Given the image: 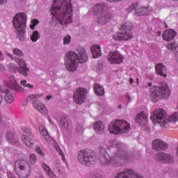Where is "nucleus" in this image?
<instances>
[{
  "label": "nucleus",
  "instance_id": "obj_1",
  "mask_svg": "<svg viewBox=\"0 0 178 178\" xmlns=\"http://www.w3.org/2000/svg\"><path fill=\"white\" fill-rule=\"evenodd\" d=\"M54 20H58L61 26L73 23V6L70 0H54L50 8Z\"/></svg>",
  "mask_w": 178,
  "mask_h": 178
},
{
  "label": "nucleus",
  "instance_id": "obj_2",
  "mask_svg": "<svg viewBox=\"0 0 178 178\" xmlns=\"http://www.w3.org/2000/svg\"><path fill=\"white\" fill-rule=\"evenodd\" d=\"M110 146L118 150L116 154L112 157L109 156L106 149L102 146L99 147V161L102 165H109L111 163L113 164L119 163L122 165L132 161L126 152L122 149L123 145L122 143H118L116 141H113Z\"/></svg>",
  "mask_w": 178,
  "mask_h": 178
},
{
  "label": "nucleus",
  "instance_id": "obj_3",
  "mask_svg": "<svg viewBox=\"0 0 178 178\" xmlns=\"http://www.w3.org/2000/svg\"><path fill=\"white\" fill-rule=\"evenodd\" d=\"M88 60V54L86 49L83 47H79L76 51H70L66 54L65 58V68L68 72H76L79 63H85Z\"/></svg>",
  "mask_w": 178,
  "mask_h": 178
},
{
  "label": "nucleus",
  "instance_id": "obj_4",
  "mask_svg": "<svg viewBox=\"0 0 178 178\" xmlns=\"http://www.w3.org/2000/svg\"><path fill=\"white\" fill-rule=\"evenodd\" d=\"M26 23H27V15L23 13L17 14L13 20V26L16 30V37L20 41L26 40V27H27Z\"/></svg>",
  "mask_w": 178,
  "mask_h": 178
},
{
  "label": "nucleus",
  "instance_id": "obj_5",
  "mask_svg": "<svg viewBox=\"0 0 178 178\" xmlns=\"http://www.w3.org/2000/svg\"><path fill=\"white\" fill-rule=\"evenodd\" d=\"M94 15H98L97 23L100 25H104L113 17L108 11V8L104 3L97 4L93 8Z\"/></svg>",
  "mask_w": 178,
  "mask_h": 178
},
{
  "label": "nucleus",
  "instance_id": "obj_6",
  "mask_svg": "<svg viewBox=\"0 0 178 178\" xmlns=\"http://www.w3.org/2000/svg\"><path fill=\"white\" fill-rule=\"evenodd\" d=\"M133 29V24L127 22L120 27L121 32H117L113 34V38L115 41H127L134 38V34L131 31Z\"/></svg>",
  "mask_w": 178,
  "mask_h": 178
},
{
  "label": "nucleus",
  "instance_id": "obj_7",
  "mask_svg": "<svg viewBox=\"0 0 178 178\" xmlns=\"http://www.w3.org/2000/svg\"><path fill=\"white\" fill-rule=\"evenodd\" d=\"M151 120L154 123H159L160 127L163 128H168L170 127V121L168 120V115L163 109H155L151 115Z\"/></svg>",
  "mask_w": 178,
  "mask_h": 178
},
{
  "label": "nucleus",
  "instance_id": "obj_8",
  "mask_svg": "<svg viewBox=\"0 0 178 178\" xmlns=\"http://www.w3.org/2000/svg\"><path fill=\"white\" fill-rule=\"evenodd\" d=\"M130 129V124L122 120L113 121L108 127L111 134H123L124 133H128Z\"/></svg>",
  "mask_w": 178,
  "mask_h": 178
},
{
  "label": "nucleus",
  "instance_id": "obj_9",
  "mask_svg": "<svg viewBox=\"0 0 178 178\" xmlns=\"http://www.w3.org/2000/svg\"><path fill=\"white\" fill-rule=\"evenodd\" d=\"M14 170L19 178H28L31 175V168L29 161L17 160L14 164Z\"/></svg>",
  "mask_w": 178,
  "mask_h": 178
},
{
  "label": "nucleus",
  "instance_id": "obj_10",
  "mask_svg": "<svg viewBox=\"0 0 178 178\" xmlns=\"http://www.w3.org/2000/svg\"><path fill=\"white\" fill-rule=\"evenodd\" d=\"M170 96V90L166 83H161L152 93L151 99L154 102H156L162 98L168 99Z\"/></svg>",
  "mask_w": 178,
  "mask_h": 178
},
{
  "label": "nucleus",
  "instance_id": "obj_11",
  "mask_svg": "<svg viewBox=\"0 0 178 178\" xmlns=\"http://www.w3.org/2000/svg\"><path fill=\"white\" fill-rule=\"evenodd\" d=\"M87 94H88L87 89L79 88L73 94V99L74 102H76L78 105L84 104V102H86V99H87Z\"/></svg>",
  "mask_w": 178,
  "mask_h": 178
},
{
  "label": "nucleus",
  "instance_id": "obj_12",
  "mask_svg": "<svg viewBox=\"0 0 178 178\" xmlns=\"http://www.w3.org/2000/svg\"><path fill=\"white\" fill-rule=\"evenodd\" d=\"M124 57L118 51H111L108 56V60L111 65H119L123 62Z\"/></svg>",
  "mask_w": 178,
  "mask_h": 178
},
{
  "label": "nucleus",
  "instance_id": "obj_13",
  "mask_svg": "<svg viewBox=\"0 0 178 178\" xmlns=\"http://www.w3.org/2000/svg\"><path fill=\"white\" fill-rule=\"evenodd\" d=\"M115 178H144L138 172L132 169H124L123 172L118 174Z\"/></svg>",
  "mask_w": 178,
  "mask_h": 178
},
{
  "label": "nucleus",
  "instance_id": "obj_14",
  "mask_svg": "<svg viewBox=\"0 0 178 178\" xmlns=\"http://www.w3.org/2000/svg\"><path fill=\"white\" fill-rule=\"evenodd\" d=\"M78 159L80 163L85 166L90 165V150L88 149H82L78 153Z\"/></svg>",
  "mask_w": 178,
  "mask_h": 178
},
{
  "label": "nucleus",
  "instance_id": "obj_15",
  "mask_svg": "<svg viewBox=\"0 0 178 178\" xmlns=\"http://www.w3.org/2000/svg\"><path fill=\"white\" fill-rule=\"evenodd\" d=\"M156 161L163 163H173L174 158L172 155L165 153V152H159L155 157Z\"/></svg>",
  "mask_w": 178,
  "mask_h": 178
},
{
  "label": "nucleus",
  "instance_id": "obj_16",
  "mask_svg": "<svg viewBox=\"0 0 178 178\" xmlns=\"http://www.w3.org/2000/svg\"><path fill=\"white\" fill-rule=\"evenodd\" d=\"M15 62L19 65V67L18 68V72L22 76L27 77L29 76V73H30V70L27 67V65L26 64V61L20 58H15Z\"/></svg>",
  "mask_w": 178,
  "mask_h": 178
},
{
  "label": "nucleus",
  "instance_id": "obj_17",
  "mask_svg": "<svg viewBox=\"0 0 178 178\" xmlns=\"http://www.w3.org/2000/svg\"><path fill=\"white\" fill-rule=\"evenodd\" d=\"M168 147V144L161 139H156L153 141L152 148L156 152L165 151Z\"/></svg>",
  "mask_w": 178,
  "mask_h": 178
},
{
  "label": "nucleus",
  "instance_id": "obj_18",
  "mask_svg": "<svg viewBox=\"0 0 178 178\" xmlns=\"http://www.w3.org/2000/svg\"><path fill=\"white\" fill-rule=\"evenodd\" d=\"M177 35V33L174 29H167L163 32V40L166 42L172 41Z\"/></svg>",
  "mask_w": 178,
  "mask_h": 178
},
{
  "label": "nucleus",
  "instance_id": "obj_19",
  "mask_svg": "<svg viewBox=\"0 0 178 178\" xmlns=\"http://www.w3.org/2000/svg\"><path fill=\"white\" fill-rule=\"evenodd\" d=\"M33 105L37 111L40 112L42 115H47L48 113V111L47 110V108L45 107V105H44L41 102L38 100H35L33 102Z\"/></svg>",
  "mask_w": 178,
  "mask_h": 178
},
{
  "label": "nucleus",
  "instance_id": "obj_20",
  "mask_svg": "<svg viewBox=\"0 0 178 178\" xmlns=\"http://www.w3.org/2000/svg\"><path fill=\"white\" fill-rule=\"evenodd\" d=\"M6 140L13 145H19V140L16 138V134L15 132H7L6 134Z\"/></svg>",
  "mask_w": 178,
  "mask_h": 178
},
{
  "label": "nucleus",
  "instance_id": "obj_21",
  "mask_svg": "<svg viewBox=\"0 0 178 178\" xmlns=\"http://www.w3.org/2000/svg\"><path fill=\"white\" fill-rule=\"evenodd\" d=\"M9 79L10 83H12L13 84V90L17 91V92H23V91H24V89L22 86H20V85L18 84L17 81H16V78L15 77V76H10Z\"/></svg>",
  "mask_w": 178,
  "mask_h": 178
},
{
  "label": "nucleus",
  "instance_id": "obj_22",
  "mask_svg": "<svg viewBox=\"0 0 178 178\" xmlns=\"http://www.w3.org/2000/svg\"><path fill=\"white\" fill-rule=\"evenodd\" d=\"M156 74L157 75H160L161 76H163L164 78L167 77V69L166 67H165V65H163V64H156Z\"/></svg>",
  "mask_w": 178,
  "mask_h": 178
},
{
  "label": "nucleus",
  "instance_id": "obj_23",
  "mask_svg": "<svg viewBox=\"0 0 178 178\" xmlns=\"http://www.w3.org/2000/svg\"><path fill=\"white\" fill-rule=\"evenodd\" d=\"M147 114L145 113L144 112H140L137 115L136 121L138 124L144 125L147 122Z\"/></svg>",
  "mask_w": 178,
  "mask_h": 178
},
{
  "label": "nucleus",
  "instance_id": "obj_24",
  "mask_svg": "<svg viewBox=\"0 0 178 178\" xmlns=\"http://www.w3.org/2000/svg\"><path fill=\"white\" fill-rule=\"evenodd\" d=\"M167 49L174 51L175 58H178V44L176 42H171L167 44Z\"/></svg>",
  "mask_w": 178,
  "mask_h": 178
},
{
  "label": "nucleus",
  "instance_id": "obj_25",
  "mask_svg": "<svg viewBox=\"0 0 178 178\" xmlns=\"http://www.w3.org/2000/svg\"><path fill=\"white\" fill-rule=\"evenodd\" d=\"M90 50L93 56V58H97L102 55L100 46L99 44H95L92 45Z\"/></svg>",
  "mask_w": 178,
  "mask_h": 178
},
{
  "label": "nucleus",
  "instance_id": "obj_26",
  "mask_svg": "<svg viewBox=\"0 0 178 178\" xmlns=\"http://www.w3.org/2000/svg\"><path fill=\"white\" fill-rule=\"evenodd\" d=\"M21 138L23 143L29 148H31V147H33V145H34L35 143L33 138L29 137L27 135H22Z\"/></svg>",
  "mask_w": 178,
  "mask_h": 178
},
{
  "label": "nucleus",
  "instance_id": "obj_27",
  "mask_svg": "<svg viewBox=\"0 0 178 178\" xmlns=\"http://www.w3.org/2000/svg\"><path fill=\"white\" fill-rule=\"evenodd\" d=\"M10 90H13L12 86L9 84L8 81H4V86H0V93L1 94H9L10 92Z\"/></svg>",
  "mask_w": 178,
  "mask_h": 178
},
{
  "label": "nucleus",
  "instance_id": "obj_28",
  "mask_svg": "<svg viewBox=\"0 0 178 178\" xmlns=\"http://www.w3.org/2000/svg\"><path fill=\"white\" fill-rule=\"evenodd\" d=\"M149 13H150V10L148 7L147 8H140L136 10L135 15L138 16V17L145 16V15H148Z\"/></svg>",
  "mask_w": 178,
  "mask_h": 178
},
{
  "label": "nucleus",
  "instance_id": "obj_29",
  "mask_svg": "<svg viewBox=\"0 0 178 178\" xmlns=\"http://www.w3.org/2000/svg\"><path fill=\"white\" fill-rule=\"evenodd\" d=\"M60 125L62 126L64 129H70L72 127V123L67 120L65 116L61 117L60 121Z\"/></svg>",
  "mask_w": 178,
  "mask_h": 178
},
{
  "label": "nucleus",
  "instance_id": "obj_30",
  "mask_svg": "<svg viewBox=\"0 0 178 178\" xmlns=\"http://www.w3.org/2000/svg\"><path fill=\"white\" fill-rule=\"evenodd\" d=\"M39 130H40V134H42L43 138H44V140L46 141H47V143L51 142V138L49 136V134H48V131H47V129H45L42 127H39Z\"/></svg>",
  "mask_w": 178,
  "mask_h": 178
},
{
  "label": "nucleus",
  "instance_id": "obj_31",
  "mask_svg": "<svg viewBox=\"0 0 178 178\" xmlns=\"http://www.w3.org/2000/svg\"><path fill=\"white\" fill-rule=\"evenodd\" d=\"M94 91L95 93L97 95V96H103L104 95V88L99 85V84H95L94 86Z\"/></svg>",
  "mask_w": 178,
  "mask_h": 178
},
{
  "label": "nucleus",
  "instance_id": "obj_32",
  "mask_svg": "<svg viewBox=\"0 0 178 178\" xmlns=\"http://www.w3.org/2000/svg\"><path fill=\"white\" fill-rule=\"evenodd\" d=\"M93 128L96 133H99V131H103V130H104L105 126L102 122L98 121L95 123Z\"/></svg>",
  "mask_w": 178,
  "mask_h": 178
},
{
  "label": "nucleus",
  "instance_id": "obj_33",
  "mask_svg": "<svg viewBox=\"0 0 178 178\" xmlns=\"http://www.w3.org/2000/svg\"><path fill=\"white\" fill-rule=\"evenodd\" d=\"M51 145L54 146L55 148L56 151L59 154V155L62 156V159L63 161H65V154H63V152L62 151V149L59 147V145L54 140L51 141Z\"/></svg>",
  "mask_w": 178,
  "mask_h": 178
},
{
  "label": "nucleus",
  "instance_id": "obj_34",
  "mask_svg": "<svg viewBox=\"0 0 178 178\" xmlns=\"http://www.w3.org/2000/svg\"><path fill=\"white\" fill-rule=\"evenodd\" d=\"M42 168H43L44 172H46V173H47L48 176H49V177H51V178L56 177V175L54 173V172L52 171V170H51V168H49V166H48L47 164L42 163Z\"/></svg>",
  "mask_w": 178,
  "mask_h": 178
},
{
  "label": "nucleus",
  "instance_id": "obj_35",
  "mask_svg": "<svg viewBox=\"0 0 178 178\" xmlns=\"http://www.w3.org/2000/svg\"><path fill=\"white\" fill-rule=\"evenodd\" d=\"M30 39L32 42H37L40 40V32L38 31H34L32 35H31Z\"/></svg>",
  "mask_w": 178,
  "mask_h": 178
},
{
  "label": "nucleus",
  "instance_id": "obj_36",
  "mask_svg": "<svg viewBox=\"0 0 178 178\" xmlns=\"http://www.w3.org/2000/svg\"><path fill=\"white\" fill-rule=\"evenodd\" d=\"M168 120L170 121V127L172 125V122H177L178 121V113L175 112L171 115V116H168Z\"/></svg>",
  "mask_w": 178,
  "mask_h": 178
},
{
  "label": "nucleus",
  "instance_id": "obj_37",
  "mask_svg": "<svg viewBox=\"0 0 178 178\" xmlns=\"http://www.w3.org/2000/svg\"><path fill=\"white\" fill-rule=\"evenodd\" d=\"M4 98L7 104H12L15 101L13 95H9V93H7Z\"/></svg>",
  "mask_w": 178,
  "mask_h": 178
},
{
  "label": "nucleus",
  "instance_id": "obj_38",
  "mask_svg": "<svg viewBox=\"0 0 178 178\" xmlns=\"http://www.w3.org/2000/svg\"><path fill=\"white\" fill-rule=\"evenodd\" d=\"M6 127V125H5V123L2 121V113L0 112V133L1 134L5 131Z\"/></svg>",
  "mask_w": 178,
  "mask_h": 178
},
{
  "label": "nucleus",
  "instance_id": "obj_39",
  "mask_svg": "<svg viewBox=\"0 0 178 178\" xmlns=\"http://www.w3.org/2000/svg\"><path fill=\"white\" fill-rule=\"evenodd\" d=\"M41 97H42V94H39V95H31L27 97L26 100L27 101H33V99H35V98H40Z\"/></svg>",
  "mask_w": 178,
  "mask_h": 178
},
{
  "label": "nucleus",
  "instance_id": "obj_40",
  "mask_svg": "<svg viewBox=\"0 0 178 178\" xmlns=\"http://www.w3.org/2000/svg\"><path fill=\"white\" fill-rule=\"evenodd\" d=\"M14 55H17V56H23V51L17 48H15L13 50Z\"/></svg>",
  "mask_w": 178,
  "mask_h": 178
},
{
  "label": "nucleus",
  "instance_id": "obj_41",
  "mask_svg": "<svg viewBox=\"0 0 178 178\" xmlns=\"http://www.w3.org/2000/svg\"><path fill=\"white\" fill-rule=\"evenodd\" d=\"M70 41H72V37H70V35H67L66 36H65L63 39L64 45H67L70 43Z\"/></svg>",
  "mask_w": 178,
  "mask_h": 178
},
{
  "label": "nucleus",
  "instance_id": "obj_42",
  "mask_svg": "<svg viewBox=\"0 0 178 178\" xmlns=\"http://www.w3.org/2000/svg\"><path fill=\"white\" fill-rule=\"evenodd\" d=\"M22 131H24V133H26V134H29V136H31V137H33V136H34L33 134V131H31V130H30V129H29V128H22Z\"/></svg>",
  "mask_w": 178,
  "mask_h": 178
},
{
  "label": "nucleus",
  "instance_id": "obj_43",
  "mask_svg": "<svg viewBox=\"0 0 178 178\" xmlns=\"http://www.w3.org/2000/svg\"><path fill=\"white\" fill-rule=\"evenodd\" d=\"M90 156V161H97V153L95 152L92 151Z\"/></svg>",
  "mask_w": 178,
  "mask_h": 178
},
{
  "label": "nucleus",
  "instance_id": "obj_44",
  "mask_svg": "<svg viewBox=\"0 0 178 178\" xmlns=\"http://www.w3.org/2000/svg\"><path fill=\"white\" fill-rule=\"evenodd\" d=\"M29 159L31 163H35V161H37V156L34 154H31L29 156Z\"/></svg>",
  "mask_w": 178,
  "mask_h": 178
},
{
  "label": "nucleus",
  "instance_id": "obj_45",
  "mask_svg": "<svg viewBox=\"0 0 178 178\" xmlns=\"http://www.w3.org/2000/svg\"><path fill=\"white\" fill-rule=\"evenodd\" d=\"M35 151L40 155V156H44V155H45L40 146H36Z\"/></svg>",
  "mask_w": 178,
  "mask_h": 178
},
{
  "label": "nucleus",
  "instance_id": "obj_46",
  "mask_svg": "<svg viewBox=\"0 0 178 178\" xmlns=\"http://www.w3.org/2000/svg\"><path fill=\"white\" fill-rule=\"evenodd\" d=\"M84 130V128H83V125L78 124H76V131L79 133H81Z\"/></svg>",
  "mask_w": 178,
  "mask_h": 178
},
{
  "label": "nucleus",
  "instance_id": "obj_47",
  "mask_svg": "<svg viewBox=\"0 0 178 178\" xmlns=\"http://www.w3.org/2000/svg\"><path fill=\"white\" fill-rule=\"evenodd\" d=\"M136 8H137V4H134V5H132V6L129 7L127 9V11H128V13H131V12L135 10Z\"/></svg>",
  "mask_w": 178,
  "mask_h": 178
},
{
  "label": "nucleus",
  "instance_id": "obj_48",
  "mask_svg": "<svg viewBox=\"0 0 178 178\" xmlns=\"http://www.w3.org/2000/svg\"><path fill=\"white\" fill-rule=\"evenodd\" d=\"M20 84H21V86H23V87H26L27 84H29V83H27V81L23 80V81H20Z\"/></svg>",
  "mask_w": 178,
  "mask_h": 178
},
{
  "label": "nucleus",
  "instance_id": "obj_49",
  "mask_svg": "<svg viewBox=\"0 0 178 178\" xmlns=\"http://www.w3.org/2000/svg\"><path fill=\"white\" fill-rule=\"evenodd\" d=\"M38 23H40V21H38V19H34L32 20V24H33V26H37Z\"/></svg>",
  "mask_w": 178,
  "mask_h": 178
},
{
  "label": "nucleus",
  "instance_id": "obj_50",
  "mask_svg": "<svg viewBox=\"0 0 178 178\" xmlns=\"http://www.w3.org/2000/svg\"><path fill=\"white\" fill-rule=\"evenodd\" d=\"M5 70H6V69L5 68V65L0 64V72H5Z\"/></svg>",
  "mask_w": 178,
  "mask_h": 178
},
{
  "label": "nucleus",
  "instance_id": "obj_51",
  "mask_svg": "<svg viewBox=\"0 0 178 178\" xmlns=\"http://www.w3.org/2000/svg\"><path fill=\"white\" fill-rule=\"evenodd\" d=\"M91 178H102V176L100 174L97 173V175L92 176Z\"/></svg>",
  "mask_w": 178,
  "mask_h": 178
},
{
  "label": "nucleus",
  "instance_id": "obj_52",
  "mask_svg": "<svg viewBox=\"0 0 178 178\" xmlns=\"http://www.w3.org/2000/svg\"><path fill=\"white\" fill-rule=\"evenodd\" d=\"M26 87H27L28 88H30L31 90H33L34 88V86L30 83H27Z\"/></svg>",
  "mask_w": 178,
  "mask_h": 178
},
{
  "label": "nucleus",
  "instance_id": "obj_53",
  "mask_svg": "<svg viewBox=\"0 0 178 178\" xmlns=\"http://www.w3.org/2000/svg\"><path fill=\"white\" fill-rule=\"evenodd\" d=\"M122 0H106V1L110 2V3H117L119 1H121Z\"/></svg>",
  "mask_w": 178,
  "mask_h": 178
},
{
  "label": "nucleus",
  "instance_id": "obj_54",
  "mask_svg": "<svg viewBox=\"0 0 178 178\" xmlns=\"http://www.w3.org/2000/svg\"><path fill=\"white\" fill-rule=\"evenodd\" d=\"M3 101V97L2 96V95L0 94V105L2 104Z\"/></svg>",
  "mask_w": 178,
  "mask_h": 178
},
{
  "label": "nucleus",
  "instance_id": "obj_55",
  "mask_svg": "<svg viewBox=\"0 0 178 178\" xmlns=\"http://www.w3.org/2000/svg\"><path fill=\"white\" fill-rule=\"evenodd\" d=\"M6 3V0H0V5H4Z\"/></svg>",
  "mask_w": 178,
  "mask_h": 178
},
{
  "label": "nucleus",
  "instance_id": "obj_56",
  "mask_svg": "<svg viewBox=\"0 0 178 178\" xmlns=\"http://www.w3.org/2000/svg\"><path fill=\"white\" fill-rule=\"evenodd\" d=\"M51 98H52V95H48L46 97V99H47V101H49Z\"/></svg>",
  "mask_w": 178,
  "mask_h": 178
},
{
  "label": "nucleus",
  "instance_id": "obj_57",
  "mask_svg": "<svg viewBox=\"0 0 178 178\" xmlns=\"http://www.w3.org/2000/svg\"><path fill=\"white\" fill-rule=\"evenodd\" d=\"M30 28L31 30H34V29H35V26L32 24V25H30Z\"/></svg>",
  "mask_w": 178,
  "mask_h": 178
},
{
  "label": "nucleus",
  "instance_id": "obj_58",
  "mask_svg": "<svg viewBox=\"0 0 178 178\" xmlns=\"http://www.w3.org/2000/svg\"><path fill=\"white\" fill-rule=\"evenodd\" d=\"M48 120H49V123L51 124H54V122H52V120H51V118H48Z\"/></svg>",
  "mask_w": 178,
  "mask_h": 178
},
{
  "label": "nucleus",
  "instance_id": "obj_59",
  "mask_svg": "<svg viewBox=\"0 0 178 178\" xmlns=\"http://www.w3.org/2000/svg\"><path fill=\"white\" fill-rule=\"evenodd\" d=\"M129 83L131 85L134 83V79L132 78H130Z\"/></svg>",
  "mask_w": 178,
  "mask_h": 178
},
{
  "label": "nucleus",
  "instance_id": "obj_60",
  "mask_svg": "<svg viewBox=\"0 0 178 178\" xmlns=\"http://www.w3.org/2000/svg\"><path fill=\"white\" fill-rule=\"evenodd\" d=\"M7 55H8V56H9L10 58H12V54H10L8 53V54H7Z\"/></svg>",
  "mask_w": 178,
  "mask_h": 178
},
{
  "label": "nucleus",
  "instance_id": "obj_61",
  "mask_svg": "<svg viewBox=\"0 0 178 178\" xmlns=\"http://www.w3.org/2000/svg\"><path fill=\"white\" fill-rule=\"evenodd\" d=\"M176 154H177V156L178 157V145H177V148Z\"/></svg>",
  "mask_w": 178,
  "mask_h": 178
},
{
  "label": "nucleus",
  "instance_id": "obj_62",
  "mask_svg": "<svg viewBox=\"0 0 178 178\" xmlns=\"http://www.w3.org/2000/svg\"><path fill=\"white\" fill-rule=\"evenodd\" d=\"M13 69H15V70H16V69H17L16 65H13Z\"/></svg>",
  "mask_w": 178,
  "mask_h": 178
},
{
  "label": "nucleus",
  "instance_id": "obj_63",
  "mask_svg": "<svg viewBox=\"0 0 178 178\" xmlns=\"http://www.w3.org/2000/svg\"><path fill=\"white\" fill-rule=\"evenodd\" d=\"M161 31H159V32H158V35H159V36H160V35H161Z\"/></svg>",
  "mask_w": 178,
  "mask_h": 178
},
{
  "label": "nucleus",
  "instance_id": "obj_64",
  "mask_svg": "<svg viewBox=\"0 0 178 178\" xmlns=\"http://www.w3.org/2000/svg\"><path fill=\"white\" fill-rule=\"evenodd\" d=\"M152 85V83H148V86H149V87H151Z\"/></svg>",
  "mask_w": 178,
  "mask_h": 178
}]
</instances>
